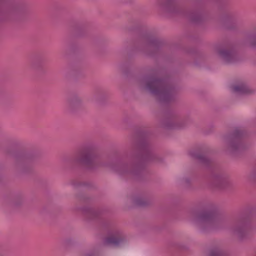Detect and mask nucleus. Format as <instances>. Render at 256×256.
Here are the masks:
<instances>
[{
	"label": "nucleus",
	"mask_w": 256,
	"mask_h": 256,
	"mask_svg": "<svg viewBox=\"0 0 256 256\" xmlns=\"http://www.w3.org/2000/svg\"><path fill=\"white\" fill-rule=\"evenodd\" d=\"M142 82L144 88L154 95L162 104H166L173 100L176 94L175 88L166 84L165 81L154 76H148Z\"/></svg>",
	"instance_id": "nucleus-1"
},
{
	"label": "nucleus",
	"mask_w": 256,
	"mask_h": 256,
	"mask_svg": "<svg viewBox=\"0 0 256 256\" xmlns=\"http://www.w3.org/2000/svg\"><path fill=\"white\" fill-rule=\"evenodd\" d=\"M198 228L204 232L220 228L222 222L214 212L205 211L199 214L194 219Z\"/></svg>",
	"instance_id": "nucleus-2"
},
{
	"label": "nucleus",
	"mask_w": 256,
	"mask_h": 256,
	"mask_svg": "<svg viewBox=\"0 0 256 256\" xmlns=\"http://www.w3.org/2000/svg\"><path fill=\"white\" fill-rule=\"evenodd\" d=\"M242 134V131L236 128L232 135L227 138L226 140L227 150L230 152L234 154L241 149L240 138Z\"/></svg>",
	"instance_id": "nucleus-3"
},
{
	"label": "nucleus",
	"mask_w": 256,
	"mask_h": 256,
	"mask_svg": "<svg viewBox=\"0 0 256 256\" xmlns=\"http://www.w3.org/2000/svg\"><path fill=\"white\" fill-rule=\"evenodd\" d=\"M76 160L90 168H94L97 162L96 158L87 151L80 152L76 158Z\"/></svg>",
	"instance_id": "nucleus-4"
},
{
	"label": "nucleus",
	"mask_w": 256,
	"mask_h": 256,
	"mask_svg": "<svg viewBox=\"0 0 256 256\" xmlns=\"http://www.w3.org/2000/svg\"><path fill=\"white\" fill-rule=\"evenodd\" d=\"M249 224L246 220L237 222L231 228L232 232L240 238L244 236L248 231Z\"/></svg>",
	"instance_id": "nucleus-5"
},
{
	"label": "nucleus",
	"mask_w": 256,
	"mask_h": 256,
	"mask_svg": "<svg viewBox=\"0 0 256 256\" xmlns=\"http://www.w3.org/2000/svg\"><path fill=\"white\" fill-rule=\"evenodd\" d=\"M218 54L226 64H233L238 60L236 54L233 52L222 50L218 51Z\"/></svg>",
	"instance_id": "nucleus-6"
},
{
	"label": "nucleus",
	"mask_w": 256,
	"mask_h": 256,
	"mask_svg": "<svg viewBox=\"0 0 256 256\" xmlns=\"http://www.w3.org/2000/svg\"><path fill=\"white\" fill-rule=\"evenodd\" d=\"M125 242V236L119 231L113 230V249L122 246Z\"/></svg>",
	"instance_id": "nucleus-7"
},
{
	"label": "nucleus",
	"mask_w": 256,
	"mask_h": 256,
	"mask_svg": "<svg viewBox=\"0 0 256 256\" xmlns=\"http://www.w3.org/2000/svg\"><path fill=\"white\" fill-rule=\"evenodd\" d=\"M160 4L165 10L172 12L176 8V0H161Z\"/></svg>",
	"instance_id": "nucleus-8"
},
{
	"label": "nucleus",
	"mask_w": 256,
	"mask_h": 256,
	"mask_svg": "<svg viewBox=\"0 0 256 256\" xmlns=\"http://www.w3.org/2000/svg\"><path fill=\"white\" fill-rule=\"evenodd\" d=\"M212 182L216 186L222 188L225 187L228 184L226 178L222 175L214 176L212 178Z\"/></svg>",
	"instance_id": "nucleus-9"
},
{
	"label": "nucleus",
	"mask_w": 256,
	"mask_h": 256,
	"mask_svg": "<svg viewBox=\"0 0 256 256\" xmlns=\"http://www.w3.org/2000/svg\"><path fill=\"white\" fill-rule=\"evenodd\" d=\"M233 90L240 94H248L252 92L251 90L245 84H242L234 86L232 88Z\"/></svg>",
	"instance_id": "nucleus-10"
},
{
	"label": "nucleus",
	"mask_w": 256,
	"mask_h": 256,
	"mask_svg": "<svg viewBox=\"0 0 256 256\" xmlns=\"http://www.w3.org/2000/svg\"><path fill=\"white\" fill-rule=\"evenodd\" d=\"M160 45V42L157 39L149 40L146 44V50H157Z\"/></svg>",
	"instance_id": "nucleus-11"
},
{
	"label": "nucleus",
	"mask_w": 256,
	"mask_h": 256,
	"mask_svg": "<svg viewBox=\"0 0 256 256\" xmlns=\"http://www.w3.org/2000/svg\"><path fill=\"white\" fill-rule=\"evenodd\" d=\"M190 154L192 157L199 160L201 162H204L207 161L206 158L203 155L197 154L192 151L190 152Z\"/></svg>",
	"instance_id": "nucleus-12"
},
{
	"label": "nucleus",
	"mask_w": 256,
	"mask_h": 256,
	"mask_svg": "<svg viewBox=\"0 0 256 256\" xmlns=\"http://www.w3.org/2000/svg\"><path fill=\"white\" fill-rule=\"evenodd\" d=\"M210 256H224V253L220 248H216L212 250L210 254Z\"/></svg>",
	"instance_id": "nucleus-13"
},
{
	"label": "nucleus",
	"mask_w": 256,
	"mask_h": 256,
	"mask_svg": "<svg viewBox=\"0 0 256 256\" xmlns=\"http://www.w3.org/2000/svg\"><path fill=\"white\" fill-rule=\"evenodd\" d=\"M246 40L250 46H254L256 44L255 38L252 36H248Z\"/></svg>",
	"instance_id": "nucleus-14"
},
{
	"label": "nucleus",
	"mask_w": 256,
	"mask_h": 256,
	"mask_svg": "<svg viewBox=\"0 0 256 256\" xmlns=\"http://www.w3.org/2000/svg\"><path fill=\"white\" fill-rule=\"evenodd\" d=\"M140 168H141V166H140V164H137L135 166H133V167L130 170V172L132 173V174H136V171L140 169Z\"/></svg>",
	"instance_id": "nucleus-15"
},
{
	"label": "nucleus",
	"mask_w": 256,
	"mask_h": 256,
	"mask_svg": "<svg viewBox=\"0 0 256 256\" xmlns=\"http://www.w3.org/2000/svg\"><path fill=\"white\" fill-rule=\"evenodd\" d=\"M190 19L194 22H198L201 19V16L198 15L195 17L193 15H192L190 16Z\"/></svg>",
	"instance_id": "nucleus-16"
},
{
	"label": "nucleus",
	"mask_w": 256,
	"mask_h": 256,
	"mask_svg": "<svg viewBox=\"0 0 256 256\" xmlns=\"http://www.w3.org/2000/svg\"><path fill=\"white\" fill-rule=\"evenodd\" d=\"M135 202L138 206H144L146 204V203L143 200L140 199H136Z\"/></svg>",
	"instance_id": "nucleus-17"
}]
</instances>
